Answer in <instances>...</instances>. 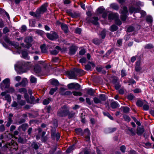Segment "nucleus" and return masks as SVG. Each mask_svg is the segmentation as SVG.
I'll return each mask as SVG.
<instances>
[{
	"mask_svg": "<svg viewBox=\"0 0 154 154\" xmlns=\"http://www.w3.org/2000/svg\"><path fill=\"white\" fill-rule=\"evenodd\" d=\"M115 23L116 24L118 25H120L122 23L120 20L118 18L117 19V18L115 20Z\"/></svg>",
	"mask_w": 154,
	"mask_h": 154,
	"instance_id": "obj_62",
	"label": "nucleus"
},
{
	"mask_svg": "<svg viewBox=\"0 0 154 154\" xmlns=\"http://www.w3.org/2000/svg\"><path fill=\"white\" fill-rule=\"evenodd\" d=\"M5 41L8 43L11 44V45L14 46L16 48L18 49L19 47L17 44H16L15 43H12L10 41L9 39L7 37L5 38L4 39Z\"/></svg>",
	"mask_w": 154,
	"mask_h": 154,
	"instance_id": "obj_14",
	"label": "nucleus"
},
{
	"mask_svg": "<svg viewBox=\"0 0 154 154\" xmlns=\"http://www.w3.org/2000/svg\"><path fill=\"white\" fill-rule=\"evenodd\" d=\"M5 146L7 148L10 149L11 150H12V149L16 150L18 149L17 144L13 141H12L11 143H7L6 145Z\"/></svg>",
	"mask_w": 154,
	"mask_h": 154,
	"instance_id": "obj_4",
	"label": "nucleus"
},
{
	"mask_svg": "<svg viewBox=\"0 0 154 154\" xmlns=\"http://www.w3.org/2000/svg\"><path fill=\"white\" fill-rule=\"evenodd\" d=\"M100 98L101 100L104 101L106 100L104 94H101L100 95Z\"/></svg>",
	"mask_w": 154,
	"mask_h": 154,
	"instance_id": "obj_61",
	"label": "nucleus"
},
{
	"mask_svg": "<svg viewBox=\"0 0 154 154\" xmlns=\"http://www.w3.org/2000/svg\"><path fill=\"white\" fill-rule=\"evenodd\" d=\"M79 61L83 65V64L85 63H86V59L85 58L83 57Z\"/></svg>",
	"mask_w": 154,
	"mask_h": 154,
	"instance_id": "obj_53",
	"label": "nucleus"
},
{
	"mask_svg": "<svg viewBox=\"0 0 154 154\" xmlns=\"http://www.w3.org/2000/svg\"><path fill=\"white\" fill-rule=\"evenodd\" d=\"M66 74H68L70 79H76L77 76L76 72H75V70L74 71H68L66 72Z\"/></svg>",
	"mask_w": 154,
	"mask_h": 154,
	"instance_id": "obj_8",
	"label": "nucleus"
},
{
	"mask_svg": "<svg viewBox=\"0 0 154 154\" xmlns=\"http://www.w3.org/2000/svg\"><path fill=\"white\" fill-rule=\"evenodd\" d=\"M95 66V65L94 63L91 62H89L88 64L85 65V69L87 71H91V68L92 67L94 68Z\"/></svg>",
	"mask_w": 154,
	"mask_h": 154,
	"instance_id": "obj_9",
	"label": "nucleus"
},
{
	"mask_svg": "<svg viewBox=\"0 0 154 154\" xmlns=\"http://www.w3.org/2000/svg\"><path fill=\"white\" fill-rule=\"evenodd\" d=\"M105 30H103L100 33V36L102 39H104L106 36V33Z\"/></svg>",
	"mask_w": 154,
	"mask_h": 154,
	"instance_id": "obj_36",
	"label": "nucleus"
},
{
	"mask_svg": "<svg viewBox=\"0 0 154 154\" xmlns=\"http://www.w3.org/2000/svg\"><path fill=\"white\" fill-rule=\"evenodd\" d=\"M57 89V87H55L54 88H51L50 91V94L51 95H53Z\"/></svg>",
	"mask_w": 154,
	"mask_h": 154,
	"instance_id": "obj_38",
	"label": "nucleus"
},
{
	"mask_svg": "<svg viewBox=\"0 0 154 154\" xmlns=\"http://www.w3.org/2000/svg\"><path fill=\"white\" fill-rule=\"evenodd\" d=\"M35 62L34 63L35 64L33 67V71L35 73L38 74V64H35Z\"/></svg>",
	"mask_w": 154,
	"mask_h": 154,
	"instance_id": "obj_18",
	"label": "nucleus"
},
{
	"mask_svg": "<svg viewBox=\"0 0 154 154\" xmlns=\"http://www.w3.org/2000/svg\"><path fill=\"white\" fill-rule=\"evenodd\" d=\"M75 71L78 75H82L85 74L84 71L80 69H75Z\"/></svg>",
	"mask_w": 154,
	"mask_h": 154,
	"instance_id": "obj_17",
	"label": "nucleus"
},
{
	"mask_svg": "<svg viewBox=\"0 0 154 154\" xmlns=\"http://www.w3.org/2000/svg\"><path fill=\"white\" fill-rule=\"evenodd\" d=\"M77 48L76 46H72L69 49V54L71 55L74 54Z\"/></svg>",
	"mask_w": 154,
	"mask_h": 154,
	"instance_id": "obj_13",
	"label": "nucleus"
},
{
	"mask_svg": "<svg viewBox=\"0 0 154 154\" xmlns=\"http://www.w3.org/2000/svg\"><path fill=\"white\" fill-rule=\"evenodd\" d=\"M18 103H17L15 101H13L11 105V106L12 107H16L17 108V106H18Z\"/></svg>",
	"mask_w": 154,
	"mask_h": 154,
	"instance_id": "obj_51",
	"label": "nucleus"
},
{
	"mask_svg": "<svg viewBox=\"0 0 154 154\" xmlns=\"http://www.w3.org/2000/svg\"><path fill=\"white\" fill-rule=\"evenodd\" d=\"M122 40L121 39H119L117 40V45L119 46H120L122 45Z\"/></svg>",
	"mask_w": 154,
	"mask_h": 154,
	"instance_id": "obj_63",
	"label": "nucleus"
},
{
	"mask_svg": "<svg viewBox=\"0 0 154 154\" xmlns=\"http://www.w3.org/2000/svg\"><path fill=\"white\" fill-rule=\"evenodd\" d=\"M5 99L7 100L8 102H10L11 101V96L8 94L6 95L5 96Z\"/></svg>",
	"mask_w": 154,
	"mask_h": 154,
	"instance_id": "obj_35",
	"label": "nucleus"
},
{
	"mask_svg": "<svg viewBox=\"0 0 154 154\" xmlns=\"http://www.w3.org/2000/svg\"><path fill=\"white\" fill-rule=\"evenodd\" d=\"M130 111V109L128 107H123V112L124 113H127Z\"/></svg>",
	"mask_w": 154,
	"mask_h": 154,
	"instance_id": "obj_49",
	"label": "nucleus"
},
{
	"mask_svg": "<svg viewBox=\"0 0 154 154\" xmlns=\"http://www.w3.org/2000/svg\"><path fill=\"white\" fill-rule=\"evenodd\" d=\"M87 93L91 96H92L94 94V91L93 90L91 89H89L88 90Z\"/></svg>",
	"mask_w": 154,
	"mask_h": 154,
	"instance_id": "obj_37",
	"label": "nucleus"
},
{
	"mask_svg": "<svg viewBox=\"0 0 154 154\" xmlns=\"http://www.w3.org/2000/svg\"><path fill=\"white\" fill-rule=\"evenodd\" d=\"M20 83L21 85L23 86H25L27 83V81L26 79H23Z\"/></svg>",
	"mask_w": 154,
	"mask_h": 154,
	"instance_id": "obj_27",
	"label": "nucleus"
},
{
	"mask_svg": "<svg viewBox=\"0 0 154 154\" xmlns=\"http://www.w3.org/2000/svg\"><path fill=\"white\" fill-rule=\"evenodd\" d=\"M27 127V125L24 124H23L21 126L19 127L18 129H19L20 128H21L23 131H25Z\"/></svg>",
	"mask_w": 154,
	"mask_h": 154,
	"instance_id": "obj_50",
	"label": "nucleus"
},
{
	"mask_svg": "<svg viewBox=\"0 0 154 154\" xmlns=\"http://www.w3.org/2000/svg\"><path fill=\"white\" fill-rule=\"evenodd\" d=\"M146 21L147 22L151 23L152 21V18L150 16H148L146 17Z\"/></svg>",
	"mask_w": 154,
	"mask_h": 154,
	"instance_id": "obj_43",
	"label": "nucleus"
},
{
	"mask_svg": "<svg viewBox=\"0 0 154 154\" xmlns=\"http://www.w3.org/2000/svg\"><path fill=\"white\" fill-rule=\"evenodd\" d=\"M51 100V99L48 98L47 99H45L43 102V104L45 105H47L50 102Z\"/></svg>",
	"mask_w": 154,
	"mask_h": 154,
	"instance_id": "obj_40",
	"label": "nucleus"
},
{
	"mask_svg": "<svg viewBox=\"0 0 154 154\" xmlns=\"http://www.w3.org/2000/svg\"><path fill=\"white\" fill-rule=\"evenodd\" d=\"M5 26L4 21L2 19L0 18V28H2Z\"/></svg>",
	"mask_w": 154,
	"mask_h": 154,
	"instance_id": "obj_48",
	"label": "nucleus"
},
{
	"mask_svg": "<svg viewBox=\"0 0 154 154\" xmlns=\"http://www.w3.org/2000/svg\"><path fill=\"white\" fill-rule=\"evenodd\" d=\"M113 82H114V83L115 84V88L116 90L119 89V88L120 86L118 83L117 82V80L115 79L113 80Z\"/></svg>",
	"mask_w": 154,
	"mask_h": 154,
	"instance_id": "obj_25",
	"label": "nucleus"
},
{
	"mask_svg": "<svg viewBox=\"0 0 154 154\" xmlns=\"http://www.w3.org/2000/svg\"><path fill=\"white\" fill-rule=\"evenodd\" d=\"M129 11L131 14H132L133 12H139L140 11V8H136L133 7H131L129 8Z\"/></svg>",
	"mask_w": 154,
	"mask_h": 154,
	"instance_id": "obj_11",
	"label": "nucleus"
},
{
	"mask_svg": "<svg viewBox=\"0 0 154 154\" xmlns=\"http://www.w3.org/2000/svg\"><path fill=\"white\" fill-rule=\"evenodd\" d=\"M153 47V45L152 44H149L146 45L145 46V48L146 49H150Z\"/></svg>",
	"mask_w": 154,
	"mask_h": 154,
	"instance_id": "obj_41",
	"label": "nucleus"
},
{
	"mask_svg": "<svg viewBox=\"0 0 154 154\" xmlns=\"http://www.w3.org/2000/svg\"><path fill=\"white\" fill-rule=\"evenodd\" d=\"M31 146L35 149H37L38 148V146L37 144L35 143H33L32 144Z\"/></svg>",
	"mask_w": 154,
	"mask_h": 154,
	"instance_id": "obj_47",
	"label": "nucleus"
},
{
	"mask_svg": "<svg viewBox=\"0 0 154 154\" xmlns=\"http://www.w3.org/2000/svg\"><path fill=\"white\" fill-rule=\"evenodd\" d=\"M97 11L98 13L101 14L104 12L105 9L102 7H100L97 9Z\"/></svg>",
	"mask_w": 154,
	"mask_h": 154,
	"instance_id": "obj_34",
	"label": "nucleus"
},
{
	"mask_svg": "<svg viewBox=\"0 0 154 154\" xmlns=\"http://www.w3.org/2000/svg\"><path fill=\"white\" fill-rule=\"evenodd\" d=\"M75 112H72L70 113L69 112L67 115L68 116L69 118H71L75 116Z\"/></svg>",
	"mask_w": 154,
	"mask_h": 154,
	"instance_id": "obj_45",
	"label": "nucleus"
},
{
	"mask_svg": "<svg viewBox=\"0 0 154 154\" xmlns=\"http://www.w3.org/2000/svg\"><path fill=\"white\" fill-rule=\"evenodd\" d=\"M73 94L75 96H81L82 95V93L80 92H77L76 91L73 92Z\"/></svg>",
	"mask_w": 154,
	"mask_h": 154,
	"instance_id": "obj_58",
	"label": "nucleus"
},
{
	"mask_svg": "<svg viewBox=\"0 0 154 154\" xmlns=\"http://www.w3.org/2000/svg\"><path fill=\"white\" fill-rule=\"evenodd\" d=\"M42 52L43 53H45L47 52V50L45 48V45H43L40 47Z\"/></svg>",
	"mask_w": 154,
	"mask_h": 154,
	"instance_id": "obj_32",
	"label": "nucleus"
},
{
	"mask_svg": "<svg viewBox=\"0 0 154 154\" xmlns=\"http://www.w3.org/2000/svg\"><path fill=\"white\" fill-rule=\"evenodd\" d=\"M22 55L23 57L26 59L29 60V57L28 56V53L26 51H24L22 52Z\"/></svg>",
	"mask_w": 154,
	"mask_h": 154,
	"instance_id": "obj_20",
	"label": "nucleus"
},
{
	"mask_svg": "<svg viewBox=\"0 0 154 154\" xmlns=\"http://www.w3.org/2000/svg\"><path fill=\"white\" fill-rule=\"evenodd\" d=\"M134 28L133 26H130L128 28L127 31L128 32H131L133 31L134 30Z\"/></svg>",
	"mask_w": 154,
	"mask_h": 154,
	"instance_id": "obj_54",
	"label": "nucleus"
},
{
	"mask_svg": "<svg viewBox=\"0 0 154 154\" xmlns=\"http://www.w3.org/2000/svg\"><path fill=\"white\" fill-rule=\"evenodd\" d=\"M19 91L20 93L23 92L24 93H27V91L24 88L19 89Z\"/></svg>",
	"mask_w": 154,
	"mask_h": 154,
	"instance_id": "obj_59",
	"label": "nucleus"
},
{
	"mask_svg": "<svg viewBox=\"0 0 154 154\" xmlns=\"http://www.w3.org/2000/svg\"><path fill=\"white\" fill-rule=\"evenodd\" d=\"M32 66V64L30 62H25L20 61L18 62L17 64L15 65V69H16L18 68L20 70L24 69V72L30 69Z\"/></svg>",
	"mask_w": 154,
	"mask_h": 154,
	"instance_id": "obj_1",
	"label": "nucleus"
},
{
	"mask_svg": "<svg viewBox=\"0 0 154 154\" xmlns=\"http://www.w3.org/2000/svg\"><path fill=\"white\" fill-rule=\"evenodd\" d=\"M74 145L70 146L66 150V152L68 153H70L74 149Z\"/></svg>",
	"mask_w": 154,
	"mask_h": 154,
	"instance_id": "obj_31",
	"label": "nucleus"
},
{
	"mask_svg": "<svg viewBox=\"0 0 154 154\" xmlns=\"http://www.w3.org/2000/svg\"><path fill=\"white\" fill-rule=\"evenodd\" d=\"M31 82L32 83H34L36 81V79L34 77L31 76L30 78Z\"/></svg>",
	"mask_w": 154,
	"mask_h": 154,
	"instance_id": "obj_64",
	"label": "nucleus"
},
{
	"mask_svg": "<svg viewBox=\"0 0 154 154\" xmlns=\"http://www.w3.org/2000/svg\"><path fill=\"white\" fill-rule=\"evenodd\" d=\"M122 10L120 11V13L122 14L121 15V19L122 20L125 21V20L127 15L128 14V11L126 7L123 6L122 7Z\"/></svg>",
	"mask_w": 154,
	"mask_h": 154,
	"instance_id": "obj_3",
	"label": "nucleus"
},
{
	"mask_svg": "<svg viewBox=\"0 0 154 154\" xmlns=\"http://www.w3.org/2000/svg\"><path fill=\"white\" fill-rule=\"evenodd\" d=\"M118 17V15L117 14H113L111 13L108 15V19L109 20H112L114 19H116Z\"/></svg>",
	"mask_w": 154,
	"mask_h": 154,
	"instance_id": "obj_15",
	"label": "nucleus"
},
{
	"mask_svg": "<svg viewBox=\"0 0 154 154\" xmlns=\"http://www.w3.org/2000/svg\"><path fill=\"white\" fill-rule=\"evenodd\" d=\"M46 36L48 38L53 40L57 39L58 38L57 34L54 32H51V33H47Z\"/></svg>",
	"mask_w": 154,
	"mask_h": 154,
	"instance_id": "obj_5",
	"label": "nucleus"
},
{
	"mask_svg": "<svg viewBox=\"0 0 154 154\" xmlns=\"http://www.w3.org/2000/svg\"><path fill=\"white\" fill-rule=\"evenodd\" d=\"M17 103H18L19 105H20L21 106L24 105L25 103V102L23 100H21L18 101Z\"/></svg>",
	"mask_w": 154,
	"mask_h": 154,
	"instance_id": "obj_57",
	"label": "nucleus"
},
{
	"mask_svg": "<svg viewBox=\"0 0 154 154\" xmlns=\"http://www.w3.org/2000/svg\"><path fill=\"white\" fill-rule=\"evenodd\" d=\"M98 18L97 17H94L91 20V21L93 24L97 25L98 24Z\"/></svg>",
	"mask_w": 154,
	"mask_h": 154,
	"instance_id": "obj_16",
	"label": "nucleus"
},
{
	"mask_svg": "<svg viewBox=\"0 0 154 154\" xmlns=\"http://www.w3.org/2000/svg\"><path fill=\"white\" fill-rule=\"evenodd\" d=\"M68 88L69 89H74L75 90H79L80 88V85L78 83H71L67 85Z\"/></svg>",
	"mask_w": 154,
	"mask_h": 154,
	"instance_id": "obj_6",
	"label": "nucleus"
},
{
	"mask_svg": "<svg viewBox=\"0 0 154 154\" xmlns=\"http://www.w3.org/2000/svg\"><path fill=\"white\" fill-rule=\"evenodd\" d=\"M136 105L138 106L141 107L143 105V103L141 100H138L136 102Z\"/></svg>",
	"mask_w": 154,
	"mask_h": 154,
	"instance_id": "obj_39",
	"label": "nucleus"
},
{
	"mask_svg": "<svg viewBox=\"0 0 154 154\" xmlns=\"http://www.w3.org/2000/svg\"><path fill=\"white\" fill-rule=\"evenodd\" d=\"M84 134L86 135L85 138L86 141H89L90 139L91 134L89 130L88 129H85L84 131Z\"/></svg>",
	"mask_w": 154,
	"mask_h": 154,
	"instance_id": "obj_10",
	"label": "nucleus"
},
{
	"mask_svg": "<svg viewBox=\"0 0 154 154\" xmlns=\"http://www.w3.org/2000/svg\"><path fill=\"white\" fill-rule=\"evenodd\" d=\"M30 25L32 27H34L35 25V22L34 20H30L29 21Z\"/></svg>",
	"mask_w": 154,
	"mask_h": 154,
	"instance_id": "obj_60",
	"label": "nucleus"
},
{
	"mask_svg": "<svg viewBox=\"0 0 154 154\" xmlns=\"http://www.w3.org/2000/svg\"><path fill=\"white\" fill-rule=\"evenodd\" d=\"M47 4L45 3L42 5L39 9V14L41 13H44L47 10Z\"/></svg>",
	"mask_w": 154,
	"mask_h": 154,
	"instance_id": "obj_12",
	"label": "nucleus"
},
{
	"mask_svg": "<svg viewBox=\"0 0 154 154\" xmlns=\"http://www.w3.org/2000/svg\"><path fill=\"white\" fill-rule=\"evenodd\" d=\"M10 31V30L7 27H5L3 29V32L4 34H6Z\"/></svg>",
	"mask_w": 154,
	"mask_h": 154,
	"instance_id": "obj_42",
	"label": "nucleus"
},
{
	"mask_svg": "<svg viewBox=\"0 0 154 154\" xmlns=\"http://www.w3.org/2000/svg\"><path fill=\"white\" fill-rule=\"evenodd\" d=\"M52 85H58V82L57 80L55 79H51L50 80Z\"/></svg>",
	"mask_w": 154,
	"mask_h": 154,
	"instance_id": "obj_24",
	"label": "nucleus"
},
{
	"mask_svg": "<svg viewBox=\"0 0 154 154\" xmlns=\"http://www.w3.org/2000/svg\"><path fill=\"white\" fill-rule=\"evenodd\" d=\"M119 106V104L115 102H112L111 104V106L113 109L116 108Z\"/></svg>",
	"mask_w": 154,
	"mask_h": 154,
	"instance_id": "obj_26",
	"label": "nucleus"
},
{
	"mask_svg": "<svg viewBox=\"0 0 154 154\" xmlns=\"http://www.w3.org/2000/svg\"><path fill=\"white\" fill-rule=\"evenodd\" d=\"M10 80L8 78H6L4 79L1 84V87L2 89L3 87V84L5 85L4 88H8L10 85Z\"/></svg>",
	"mask_w": 154,
	"mask_h": 154,
	"instance_id": "obj_7",
	"label": "nucleus"
},
{
	"mask_svg": "<svg viewBox=\"0 0 154 154\" xmlns=\"http://www.w3.org/2000/svg\"><path fill=\"white\" fill-rule=\"evenodd\" d=\"M94 101L96 103H100L101 102L100 100L99 99L96 97L94 98Z\"/></svg>",
	"mask_w": 154,
	"mask_h": 154,
	"instance_id": "obj_52",
	"label": "nucleus"
},
{
	"mask_svg": "<svg viewBox=\"0 0 154 154\" xmlns=\"http://www.w3.org/2000/svg\"><path fill=\"white\" fill-rule=\"evenodd\" d=\"M18 133H19V132L17 131H14V136H13L12 135L9 134L8 135V136H9L10 137H11V138H12V137H14V136L17 135H18Z\"/></svg>",
	"mask_w": 154,
	"mask_h": 154,
	"instance_id": "obj_56",
	"label": "nucleus"
},
{
	"mask_svg": "<svg viewBox=\"0 0 154 154\" xmlns=\"http://www.w3.org/2000/svg\"><path fill=\"white\" fill-rule=\"evenodd\" d=\"M13 121L12 119H8V121L7 122V123L6 124V126L7 127H9L10 126V125L12 124Z\"/></svg>",
	"mask_w": 154,
	"mask_h": 154,
	"instance_id": "obj_46",
	"label": "nucleus"
},
{
	"mask_svg": "<svg viewBox=\"0 0 154 154\" xmlns=\"http://www.w3.org/2000/svg\"><path fill=\"white\" fill-rule=\"evenodd\" d=\"M123 118L127 122H129L130 120V118L126 115H125L123 116Z\"/></svg>",
	"mask_w": 154,
	"mask_h": 154,
	"instance_id": "obj_55",
	"label": "nucleus"
},
{
	"mask_svg": "<svg viewBox=\"0 0 154 154\" xmlns=\"http://www.w3.org/2000/svg\"><path fill=\"white\" fill-rule=\"evenodd\" d=\"M144 131V129L143 128H138L137 129V134L140 135L142 134Z\"/></svg>",
	"mask_w": 154,
	"mask_h": 154,
	"instance_id": "obj_22",
	"label": "nucleus"
},
{
	"mask_svg": "<svg viewBox=\"0 0 154 154\" xmlns=\"http://www.w3.org/2000/svg\"><path fill=\"white\" fill-rule=\"evenodd\" d=\"M110 7L111 8L116 10H118L119 8V6L117 4L115 3L111 4L110 5Z\"/></svg>",
	"mask_w": 154,
	"mask_h": 154,
	"instance_id": "obj_21",
	"label": "nucleus"
},
{
	"mask_svg": "<svg viewBox=\"0 0 154 154\" xmlns=\"http://www.w3.org/2000/svg\"><path fill=\"white\" fill-rule=\"evenodd\" d=\"M61 28L66 33L68 32V29L67 25L65 24H62L61 25Z\"/></svg>",
	"mask_w": 154,
	"mask_h": 154,
	"instance_id": "obj_19",
	"label": "nucleus"
},
{
	"mask_svg": "<svg viewBox=\"0 0 154 154\" xmlns=\"http://www.w3.org/2000/svg\"><path fill=\"white\" fill-rule=\"evenodd\" d=\"M103 113L104 116H107L109 119L112 120H113V117L108 112H103Z\"/></svg>",
	"mask_w": 154,
	"mask_h": 154,
	"instance_id": "obj_33",
	"label": "nucleus"
},
{
	"mask_svg": "<svg viewBox=\"0 0 154 154\" xmlns=\"http://www.w3.org/2000/svg\"><path fill=\"white\" fill-rule=\"evenodd\" d=\"M69 113V109L66 105H64L59 109L57 111V115L60 117H65Z\"/></svg>",
	"mask_w": 154,
	"mask_h": 154,
	"instance_id": "obj_2",
	"label": "nucleus"
},
{
	"mask_svg": "<svg viewBox=\"0 0 154 154\" xmlns=\"http://www.w3.org/2000/svg\"><path fill=\"white\" fill-rule=\"evenodd\" d=\"M32 41V38L30 37H27L25 39V42L27 43H31Z\"/></svg>",
	"mask_w": 154,
	"mask_h": 154,
	"instance_id": "obj_29",
	"label": "nucleus"
},
{
	"mask_svg": "<svg viewBox=\"0 0 154 154\" xmlns=\"http://www.w3.org/2000/svg\"><path fill=\"white\" fill-rule=\"evenodd\" d=\"M118 29V27L117 26L115 25H113L110 27V29L111 31L114 32L116 31Z\"/></svg>",
	"mask_w": 154,
	"mask_h": 154,
	"instance_id": "obj_28",
	"label": "nucleus"
},
{
	"mask_svg": "<svg viewBox=\"0 0 154 154\" xmlns=\"http://www.w3.org/2000/svg\"><path fill=\"white\" fill-rule=\"evenodd\" d=\"M93 42L95 44L99 45L101 43V41L97 38H95L93 39Z\"/></svg>",
	"mask_w": 154,
	"mask_h": 154,
	"instance_id": "obj_30",
	"label": "nucleus"
},
{
	"mask_svg": "<svg viewBox=\"0 0 154 154\" xmlns=\"http://www.w3.org/2000/svg\"><path fill=\"white\" fill-rule=\"evenodd\" d=\"M75 131L76 133L78 134H80L81 135H83L84 133L83 132L82 130L80 128H77L75 129Z\"/></svg>",
	"mask_w": 154,
	"mask_h": 154,
	"instance_id": "obj_23",
	"label": "nucleus"
},
{
	"mask_svg": "<svg viewBox=\"0 0 154 154\" xmlns=\"http://www.w3.org/2000/svg\"><path fill=\"white\" fill-rule=\"evenodd\" d=\"M29 14L33 16L34 17H35L36 18H37L38 16V14L37 13H35L33 12H29Z\"/></svg>",
	"mask_w": 154,
	"mask_h": 154,
	"instance_id": "obj_44",
	"label": "nucleus"
}]
</instances>
